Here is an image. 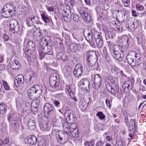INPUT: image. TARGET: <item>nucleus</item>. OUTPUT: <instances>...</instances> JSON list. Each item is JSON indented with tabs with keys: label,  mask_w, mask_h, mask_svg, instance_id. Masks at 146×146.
Wrapping results in <instances>:
<instances>
[{
	"label": "nucleus",
	"mask_w": 146,
	"mask_h": 146,
	"mask_svg": "<svg viewBox=\"0 0 146 146\" xmlns=\"http://www.w3.org/2000/svg\"><path fill=\"white\" fill-rule=\"evenodd\" d=\"M105 84L106 87L107 86H109L118 85L117 80L115 77L112 76H110L106 79Z\"/></svg>",
	"instance_id": "4468645a"
},
{
	"label": "nucleus",
	"mask_w": 146,
	"mask_h": 146,
	"mask_svg": "<svg viewBox=\"0 0 146 146\" xmlns=\"http://www.w3.org/2000/svg\"><path fill=\"white\" fill-rule=\"evenodd\" d=\"M42 19L44 22L48 25L51 26H53V23L50 17H49L48 15L46 13H42L41 14Z\"/></svg>",
	"instance_id": "a878e982"
},
{
	"label": "nucleus",
	"mask_w": 146,
	"mask_h": 146,
	"mask_svg": "<svg viewBox=\"0 0 146 146\" xmlns=\"http://www.w3.org/2000/svg\"><path fill=\"white\" fill-rule=\"evenodd\" d=\"M25 141L26 144H30L34 145L36 143L37 139L36 137L34 135H29L25 138Z\"/></svg>",
	"instance_id": "4be33fe9"
},
{
	"label": "nucleus",
	"mask_w": 146,
	"mask_h": 146,
	"mask_svg": "<svg viewBox=\"0 0 146 146\" xmlns=\"http://www.w3.org/2000/svg\"><path fill=\"white\" fill-rule=\"evenodd\" d=\"M79 84L81 88L85 89L87 91L89 90L90 82L87 78H84L81 80Z\"/></svg>",
	"instance_id": "aec40b11"
},
{
	"label": "nucleus",
	"mask_w": 146,
	"mask_h": 146,
	"mask_svg": "<svg viewBox=\"0 0 146 146\" xmlns=\"http://www.w3.org/2000/svg\"><path fill=\"white\" fill-rule=\"evenodd\" d=\"M84 144L86 146H94L95 145V142L93 140H91L90 142L85 141Z\"/></svg>",
	"instance_id": "4d7b16f0"
},
{
	"label": "nucleus",
	"mask_w": 146,
	"mask_h": 146,
	"mask_svg": "<svg viewBox=\"0 0 146 146\" xmlns=\"http://www.w3.org/2000/svg\"><path fill=\"white\" fill-rule=\"evenodd\" d=\"M84 19L85 20L87 23H89L91 21L92 18L91 16L87 13L84 16V17H83Z\"/></svg>",
	"instance_id": "37998d69"
},
{
	"label": "nucleus",
	"mask_w": 146,
	"mask_h": 146,
	"mask_svg": "<svg viewBox=\"0 0 146 146\" xmlns=\"http://www.w3.org/2000/svg\"><path fill=\"white\" fill-rule=\"evenodd\" d=\"M62 14L63 19L66 21L68 22L71 19V11L69 7L63 9Z\"/></svg>",
	"instance_id": "2eb2a0df"
},
{
	"label": "nucleus",
	"mask_w": 146,
	"mask_h": 146,
	"mask_svg": "<svg viewBox=\"0 0 146 146\" xmlns=\"http://www.w3.org/2000/svg\"><path fill=\"white\" fill-rule=\"evenodd\" d=\"M3 84L5 90H9L10 88L9 86L6 81H3Z\"/></svg>",
	"instance_id": "0e129e2a"
},
{
	"label": "nucleus",
	"mask_w": 146,
	"mask_h": 146,
	"mask_svg": "<svg viewBox=\"0 0 146 146\" xmlns=\"http://www.w3.org/2000/svg\"><path fill=\"white\" fill-rule=\"evenodd\" d=\"M97 47L99 48H101L103 46L104 42L103 39L100 40L96 42Z\"/></svg>",
	"instance_id": "09e8293b"
},
{
	"label": "nucleus",
	"mask_w": 146,
	"mask_h": 146,
	"mask_svg": "<svg viewBox=\"0 0 146 146\" xmlns=\"http://www.w3.org/2000/svg\"><path fill=\"white\" fill-rule=\"evenodd\" d=\"M79 106L82 110L84 111L88 107V103H86L85 100H82L80 102Z\"/></svg>",
	"instance_id": "ea45409f"
},
{
	"label": "nucleus",
	"mask_w": 146,
	"mask_h": 146,
	"mask_svg": "<svg viewBox=\"0 0 146 146\" xmlns=\"http://www.w3.org/2000/svg\"><path fill=\"white\" fill-rule=\"evenodd\" d=\"M56 42H57V45H59L60 47H62L63 46V42L60 39L57 38Z\"/></svg>",
	"instance_id": "338daca9"
},
{
	"label": "nucleus",
	"mask_w": 146,
	"mask_h": 146,
	"mask_svg": "<svg viewBox=\"0 0 146 146\" xmlns=\"http://www.w3.org/2000/svg\"><path fill=\"white\" fill-rule=\"evenodd\" d=\"M126 15V13L122 12L121 10H117L116 12H114L113 14V17L117 20L118 22L124 21Z\"/></svg>",
	"instance_id": "f8f14e48"
},
{
	"label": "nucleus",
	"mask_w": 146,
	"mask_h": 146,
	"mask_svg": "<svg viewBox=\"0 0 146 146\" xmlns=\"http://www.w3.org/2000/svg\"><path fill=\"white\" fill-rule=\"evenodd\" d=\"M138 22L136 20L135 21H131L129 22L128 24L129 28L131 29V30H134L138 26Z\"/></svg>",
	"instance_id": "e433bc0d"
},
{
	"label": "nucleus",
	"mask_w": 146,
	"mask_h": 146,
	"mask_svg": "<svg viewBox=\"0 0 146 146\" xmlns=\"http://www.w3.org/2000/svg\"><path fill=\"white\" fill-rule=\"evenodd\" d=\"M35 118L33 116H31L29 120L27 127L28 128L31 130H34L36 128V123Z\"/></svg>",
	"instance_id": "393cba45"
},
{
	"label": "nucleus",
	"mask_w": 146,
	"mask_h": 146,
	"mask_svg": "<svg viewBox=\"0 0 146 146\" xmlns=\"http://www.w3.org/2000/svg\"><path fill=\"white\" fill-rule=\"evenodd\" d=\"M96 31L94 28H89L88 27L85 28L83 31V35L86 40L92 46L95 45L94 41L93 38L94 37L93 35Z\"/></svg>",
	"instance_id": "f03ea898"
},
{
	"label": "nucleus",
	"mask_w": 146,
	"mask_h": 146,
	"mask_svg": "<svg viewBox=\"0 0 146 146\" xmlns=\"http://www.w3.org/2000/svg\"><path fill=\"white\" fill-rule=\"evenodd\" d=\"M52 103L55 107L58 108L60 107V103L59 101L56 100H53Z\"/></svg>",
	"instance_id": "13d9d810"
},
{
	"label": "nucleus",
	"mask_w": 146,
	"mask_h": 146,
	"mask_svg": "<svg viewBox=\"0 0 146 146\" xmlns=\"http://www.w3.org/2000/svg\"><path fill=\"white\" fill-rule=\"evenodd\" d=\"M119 41L121 42L122 45H124V47L127 49L129 45H131L132 39L131 38L128 37L127 36L123 35L119 36Z\"/></svg>",
	"instance_id": "1a4fd4ad"
},
{
	"label": "nucleus",
	"mask_w": 146,
	"mask_h": 146,
	"mask_svg": "<svg viewBox=\"0 0 146 146\" xmlns=\"http://www.w3.org/2000/svg\"><path fill=\"white\" fill-rule=\"evenodd\" d=\"M111 54L114 59L117 60L120 62H122L125 58L126 55L122 53H116V52L111 51Z\"/></svg>",
	"instance_id": "5701e85b"
},
{
	"label": "nucleus",
	"mask_w": 146,
	"mask_h": 146,
	"mask_svg": "<svg viewBox=\"0 0 146 146\" xmlns=\"http://www.w3.org/2000/svg\"><path fill=\"white\" fill-rule=\"evenodd\" d=\"M98 57L96 52L94 51L90 50L87 52V59L98 60Z\"/></svg>",
	"instance_id": "c85d7f7f"
},
{
	"label": "nucleus",
	"mask_w": 146,
	"mask_h": 146,
	"mask_svg": "<svg viewBox=\"0 0 146 146\" xmlns=\"http://www.w3.org/2000/svg\"><path fill=\"white\" fill-rule=\"evenodd\" d=\"M18 76L16 77L15 80L14 81L13 84V87L15 89L18 91Z\"/></svg>",
	"instance_id": "de8ad7c7"
},
{
	"label": "nucleus",
	"mask_w": 146,
	"mask_h": 146,
	"mask_svg": "<svg viewBox=\"0 0 146 146\" xmlns=\"http://www.w3.org/2000/svg\"><path fill=\"white\" fill-rule=\"evenodd\" d=\"M101 54L103 55L104 56L105 55H106L108 53H107V50L106 46H104L103 48V49L101 50Z\"/></svg>",
	"instance_id": "774afa93"
},
{
	"label": "nucleus",
	"mask_w": 146,
	"mask_h": 146,
	"mask_svg": "<svg viewBox=\"0 0 146 146\" xmlns=\"http://www.w3.org/2000/svg\"><path fill=\"white\" fill-rule=\"evenodd\" d=\"M33 25L35 24H38L39 23V18L37 16H34L32 18Z\"/></svg>",
	"instance_id": "603ef678"
},
{
	"label": "nucleus",
	"mask_w": 146,
	"mask_h": 146,
	"mask_svg": "<svg viewBox=\"0 0 146 146\" xmlns=\"http://www.w3.org/2000/svg\"><path fill=\"white\" fill-rule=\"evenodd\" d=\"M32 31H33V38L35 41H39L41 40V37H43L42 31L39 28H34L32 30Z\"/></svg>",
	"instance_id": "9d476101"
},
{
	"label": "nucleus",
	"mask_w": 146,
	"mask_h": 146,
	"mask_svg": "<svg viewBox=\"0 0 146 146\" xmlns=\"http://www.w3.org/2000/svg\"><path fill=\"white\" fill-rule=\"evenodd\" d=\"M125 121L126 125L129 131H134L133 135L135 133V132L136 129V126L135 124V120L133 119H131L129 123V121L128 117H125Z\"/></svg>",
	"instance_id": "6e6552de"
},
{
	"label": "nucleus",
	"mask_w": 146,
	"mask_h": 146,
	"mask_svg": "<svg viewBox=\"0 0 146 146\" xmlns=\"http://www.w3.org/2000/svg\"><path fill=\"white\" fill-rule=\"evenodd\" d=\"M70 132L72 135V136L75 138L78 137V129L74 130L72 131H69V132Z\"/></svg>",
	"instance_id": "8fccbe9b"
},
{
	"label": "nucleus",
	"mask_w": 146,
	"mask_h": 146,
	"mask_svg": "<svg viewBox=\"0 0 146 146\" xmlns=\"http://www.w3.org/2000/svg\"><path fill=\"white\" fill-rule=\"evenodd\" d=\"M102 81V77L99 74H97L94 76V82L92 84L93 88L96 90H98L101 85Z\"/></svg>",
	"instance_id": "ddd939ff"
},
{
	"label": "nucleus",
	"mask_w": 146,
	"mask_h": 146,
	"mask_svg": "<svg viewBox=\"0 0 146 146\" xmlns=\"http://www.w3.org/2000/svg\"><path fill=\"white\" fill-rule=\"evenodd\" d=\"M22 84L24 83L25 79L23 76L21 74H19V81Z\"/></svg>",
	"instance_id": "69168bd1"
},
{
	"label": "nucleus",
	"mask_w": 146,
	"mask_h": 146,
	"mask_svg": "<svg viewBox=\"0 0 146 146\" xmlns=\"http://www.w3.org/2000/svg\"><path fill=\"white\" fill-rule=\"evenodd\" d=\"M83 67L81 64H78L75 66L73 71V74L76 77L80 76L83 73Z\"/></svg>",
	"instance_id": "dca6fc26"
},
{
	"label": "nucleus",
	"mask_w": 146,
	"mask_h": 146,
	"mask_svg": "<svg viewBox=\"0 0 146 146\" xmlns=\"http://www.w3.org/2000/svg\"><path fill=\"white\" fill-rule=\"evenodd\" d=\"M66 92L67 93H68V94H69L70 96V95L71 94V93L72 94L74 93L73 91H72V88H70V86H66Z\"/></svg>",
	"instance_id": "052dcab7"
},
{
	"label": "nucleus",
	"mask_w": 146,
	"mask_h": 146,
	"mask_svg": "<svg viewBox=\"0 0 146 146\" xmlns=\"http://www.w3.org/2000/svg\"><path fill=\"white\" fill-rule=\"evenodd\" d=\"M20 110L23 114H21V115H23L24 114H26V111L28 110L29 108L27 107V105L25 101L24 100H21L20 101ZM28 107V106H27Z\"/></svg>",
	"instance_id": "cd10ccee"
},
{
	"label": "nucleus",
	"mask_w": 146,
	"mask_h": 146,
	"mask_svg": "<svg viewBox=\"0 0 146 146\" xmlns=\"http://www.w3.org/2000/svg\"><path fill=\"white\" fill-rule=\"evenodd\" d=\"M56 56L57 59L58 60L61 59L64 61L66 60V56L64 55L62 52H59L57 54Z\"/></svg>",
	"instance_id": "c03bdc74"
},
{
	"label": "nucleus",
	"mask_w": 146,
	"mask_h": 146,
	"mask_svg": "<svg viewBox=\"0 0 146 146\" xmlns=\"http://www.w3.org/2000/svg\"><path fill=\"white\" fill-rule=\"evenodd\" d=\"M56 131V136L58 142L62 144L65 143L68 141L69 133L67 130L62 131L57 129Z\"/></svg>",
	"instance_id": "7ed1b4c3"
},
{
	"label": "nucleus",
	"mask_w": 146,
	"mask_h": 146,
	"mask_svg": "<svg viewBox=\"0 0 146 146\" xmlns=\"http://www.w3.org/2000/svg\"><path fill=\"white\" fill-rule=\"evenodd\" d=\"M43 87L38 84H35L32 87L28 92L30 99H34L39 98L42 92Z\"/></svg>",
	"instance_id": "f257e3e1"
},
{
	"label": "nucleus",
	"mask_w": 146,
	"mask_h": 146,
	"mask_svg": "<svg viewBox=\"0 0 146 146\" xmlns=\"http://www.w3.org/2000/svg\"><path fill=\"white\" fill-rule=\"evenodd\" d=\"M40 128L43 131H49L51 128V126L46 121H43L40 125Z\"/></svg>",
	"instance_id": "b1692460"
},
{
	"label": "nucleus",
	"mask_w": 146,
	"mask_h": 146,
	"mask_svg": "<svg viewBox=\"0 0 146 146\" xmlns=\"http://www.w3.org/2000/svg\"><path fill=\"white\" fill-rule=\"evenodd\" d=\"M81 49V46L79 44L72 43L70 45V49L72 52H77Z\"/></svg>",
	"instance_id": "c756f323"
},
{
	"label": "nucleus",
	"mask_w": 146,
	"mask_h": 146,
	"mask_svg": "<svg viewBox=\"0 0 146 146\" xmlns=\"http://www.w3.org/2000/svg\"><path fill=\"white\" fill-rule=\"evenodd\" d=\"M117 26L116 27V30L119 31H122L123 30V26L120 23L117 22Z\"/></svg>",
	"instance_id": "bf43d9fd"
},
{
	"label": "nucleus",
	"mask_w": 146,
	"mask_h": 146,
	"mask_svg": "<svg viewBox=\"0 0 146 146\" xmlns=\"http://www.w3.org/2000/svg\"><path fill=\"white\" fill-rule=\"evenodd\" d=\"M74 38L78 42H82L83 40V37L81 35L77 33H72Z\"/></svg>",
	"instance_id": "a19ab883"
},
{
	"label": "nucleus",
	"mask_w": 146,
	"mask_h": 146,
	"mask_svg": "<svg viewBox=\"0 0 146 146\" xmlns=\"http://www.w3.org/2000/svg\"><path fill=\"white\" fill-rule=\"evenodd\" d=\"M1 15L2 17L6 18L15 15V14H13L12 12L3 8L1 13Z\"/></svg>",
	"instance_id": "2f4dec72"
},
{
	"label": "nucleus",
	"mask_w": 146,
	"mask_h": 146,
	"mask_svg": "<svg viewBox=\"0 0 146 146\" xmlns=\"http://www.w3.org/2000/svg\"><path fill=\"white\" fill-rule=\"evenodd\" d=\"M127 49L124 47V45H114L113 46L112 49L111 51L116 52V53H121L125 54V51Z\"/></svg>",
	"instance_id": "a211bd4d"
},
{
	"label": "nucleus",
	"mask_w": 146,
	"mask_h": 146,
	"mask_svg": "<svg viewBox=\"0 0 146 146\" xmlns=\"http://www.w3.org/2000/svg\"><path fill=\"white\" fill-rule=\"evenodd\" d=\"M96 116L99 117L100 119L103 120L105 118V115L103 114L102 112L100 111L97 113Z\"/></svg>",
	"instance_id": "49530a36"
},
{
	"label": "nucleus",
	"mask_w": 146,
	"mask_h": 146,
	"mask_svg": "<svg viewBox=\"0 0 146 146\" xmlns=\"http://www.w3.org/2000/svg\"><path fill=\"white\" fill-rule=\"evenodd\" d=\"M44 111L45 115H46L47 118L51 116L52 114L55 113L54 106L49 103L45 104L44 107Z\"/></svg>",
	"instance_id": "0eeeda50"
},
{
	"label": "nucleus",
	"mask_w": 146,
	"mask_h": 146,
	"mask_svg": "<svg viewBox=\"0 0 146 146\" xmlns=\"http://www.w3.org/2000/svg\"><path fill=\"white\" fill-rule=\"evenodd\" d=\"M3 8L12 12L13 14H15L16 7H13V5L11 3H7L5 5Z\"/></svg>",
	"instance_id": "f704fd0d"
},
{
	"label": "nucleus",
	"mask_w": 146,
	"mask_h": 146,
	"mask_svg": "<svg viewBox=\"0 0 146 146\" xmlns=\"http://www.w3.org/2000/svg\"><path fill=\"white\" fill-rule=\"evenodd\" d=\"M117 23L116 21H112L110 24V27L113 29H116V27L117 26Z\"/></svg>",
	"instance_id": "680f3d73"
},
{
	"label": "nucleus",
	"mask_w": 146,
	"mask_h": 146,
	"mask_svg": "<svg viewBox=\"0 0 146 146\" xmlns=\"http://www.w3.org/2000/svg\"><path fill=\"white\" fill-rule=\"evenodd\" d=\"M135 55V51H133L129 52L125 56L127 62L131 66H136L140 65L141 63V62L139 58L134 61Z\"/></svg>",
	"instance_id": "20e7f679"
},
{
	"label": "nucleus",
	"mask_w": 146,
	"mask_h": 146,
	"mask_svg": "<svg viewBox=\"0 0 146 146\" xmlns=\"http://www.w3.org/2000/svg\"><path fill=\"white\" fill-rule=\"evenodd\" d=\"M35 48V43L33 41H29L27 43L25 49L31 50H34Z\"/></svg>",
	"instance_id": "4c0bfd02"
},
{
	"label": "nucleus",
	"mask_w": 146,
	"mask_h": 146,
	"mask_svg": "<svg viewBox=\"0 0 146 146\" xmlns=\"http://www.w3.org/2000/svg\"><path fill=\"white\" fill-rule=\"evenodd\" d=\"M43 51L46 53V55L48 56V55H52L53 54V50L52 49V46L50 44L48 46H45V47L43 46Z\"/></svg>",
	"instance_id": "7c9ffc66"
},
{
	"label": "nucleus",
	"mask_w": 146,
	"mask_h": 146,
	"mask_svg": "<svg viewBox=\"0 0 146 146\" xmlns=\"http://www.w3.org/2000/svg\"><path fill=\"white\" fill-rule=\"evenodd\" d=\"M94 69V70L97 71L99 70V66L98 62L97 61L92 66Z\"/></svg>",
	"instance_id": "e2e57ef3"
},
{
	"label": "nucleus",
	"mask_w": 146,
	"mask_h": 146,
	"mask_svg": "<svg viewBox=\"0 0 146 146\" xmlns=\"http://www.w3.org/2000/svg\"><path fill=\"white\" fill-rule=\"evenodd\" d=\"M39 47H38V52L39 54V58L41 60L44 58L45 56H46V57H47L48 56L47 55H46V53H44V52L43 51V49L42 48H43V46H42L40 44L39 45H38Z\"/></svg>",
	"instance_id": "72a5a7b5"
},
{
	"label": "nucleus",
	"mask_w": 146,
	"mask_h": 146,
	"mask_svg": "<svg viewBox=\"0 0 146 146\" xmlns=\"http://www.w3.org/2000/svg\"><path fill=\"white\" fill-rule=\"evenodd\" d=\"M138 22L136 20L135 21H131L129 22L128 24L129 28L131 29V30H134L138 26Z\"/></svg>",
	"instance_id": "c9c22d12"
},
{
	"label": "nucleus",
	"mask_w": 146,
	"mask_h": 146,
	"mask_svg": "<svg viewBox=\"0 0 146 146\" xmlns=\"http://www.w3.org/2000/svg\"><path fill=\"white\" fill-rule=\"evenodd\" d=\"M118 85L109 86L108 85L106 87L107 90L111 94H116L119 90Z\"/></svg>",
	"instance_id": "bb28decb"
},
{
	"label": "nucleus",
	"mask_w": 146,
	"mask_h": 146,
	"mask_svg": "<svg viewBox=\"0 0 146 146\" xmlns=\"http://www.w3.org/2000/svg\"><path fill=\"white\" fill-rule=\"evenodd\" d=\"M135 6V9L137 11H142L144 9L143 6L139 3H136Z\"/></svg>",
	"instance_id": "a18cd8bd"
},
{
	"label": "nucleus",
	"mask_w": 146,
	"mask_h": 146,
	"mask_svg": "<svg viewBox=\"0 0 146 146\" xmlns=\"http://www.w3.org/2000/svg\"><path fill=\"white\" fill-rule=\"evenodd\" d=\"M87 64L89 66H92L98 60L91 59H87Z\"/></svg>",
	"instance_id": "3c124183"
},
{
	"label": "nucleus",
	"mask_w": 146,
	"mask_h": 146,
	"mask_svg": "<svg viewBox=\"0 0 146 146\" xmlns=\"http://www.w3.org/2000/svg\"><path fill=\"white\" fill-rule=\"evenodd\" d=\"M70 125L69 128V126H68V123H65L63 125L64 129L65 130H67L69 133V131H72L74 130L78 129L77 127L78 126V124L76 122L73 123Z\"/></svg>",
	"instance_id": "412c9836"
},
{
	"label": "nucleus",
	"mask_w": 146,
	"mask_h": 146,
	"mask_svg": "<svg viewBox=\"0 0 146 146\" xmlns=\"http://www.w3.org/2000/svg\"><path fill=\"white\" fill-rule=\"evenodd\" d=\"M73 19L75 22H77L80 21L81 20V18L79 15L77 14H75L73 16Z\"/></svg>",
	"instance_id": "864d4df0"
},
{
	"label": "nucleus",
	"mask_w": 146,
	"mask_h": 146,
	"mask_svg": "<svg viewBox=\"0 0 146 146\" xmlns=\"http://www.w3.org/2000/svg\"><path fill=\"white\" fill-rule=\"evenodd\" d=\"M25 57L28 58V60H31V59H34L35 58L36 55V52L35 50H31L26 49L24 51Z\"/></svg>",
	"instance_id": "6ab92c4d"
},
{
	"label": "nucleus",
	"mask_w": 146,
	"mask_h": 146,
	"mask_svg": "<svg viewBox=\"0 0 146 146\" xmlns=\"http://www.w3.org/2000/svg\"><path fill=\"white\" fill-rule=\"evenodd\" d=\"M134 84L130 80H128L125 82L123 85L122 90L124 93H129L133 88Z\"/></svg>",
	"instance_id": "9b49d317"
},
{
	"label": "nucleus",
	"mask_w": 146,
	"mask_h": 146,
	"mask_svg": "<svg viewBox=\"0 0 146 146\" xmlns=\"http://www.w3.org/2000/svg\"><path fill=\"white\" fill-rule=\"evenodd\" d=\"M65 112L64 113V117L66 119V123H71L77 120L76 114L71 110L65 109Z\"/></svg>",
	"instance_id": "423d86ee"
},
{
	"label": "nucleus",
	"mask_w": 146,
	"mask_h": 146,
	"mask_svg": "<svg viewBox=\"0 0 146 146\" xmlns=\"http://www.w3.org/2000/svg\"><path fill=\"white\" fill-rule=\"evenodd\" d=\"M11 29L15 34H17L18 32V26L17 25L18 23L17 20L15 19H12L9 22Z\"/></svg>",
	"instance_id": "f3484780"
},
{
	"label": "nucleus",
	"mask_w": 146,
	"mask_h": 146,
	"mask_svg": "<svg viewBox=\"0 0 146 146\" xmlns=\"http://www.w3.org/2000/svg\"><path fill=\"white\" fill-rule=\"evenodd\" d=\"M43 40V42H44V44H45V46H47L51 44L50 38L49 36H46L43 38L42 40Z\"/></svg>",
	"instance_id": "79ce46f5"
},
{
	"label": "nucleus",
	"mask_w": 146,
	"mask_h": 146,
	"mask_svg": "<svg viewBox=\"0 0 146 146\" xmlns=\"http://www.w3.org/2000/svg\"><path fill=\"white\" fill-rule=\"evenodd\" d=\"M49 80L50 86L53 88H57L59 85L60 82L59 76L56 73H52L50 76Z\"/></svg>",
	"instance_id": "39448f33"
},
{
	"label": "nucleus",
	"mask_w": 146,
	"mask_h": 146,
	"mask_svg": "<svg viewBox=\"0 0 146 146\" xmlns=\"http://www.w3.org/2000/svg\"><path fill=\"white\" fill-rule=\"evenodd\" d=\"M72 74V70L71 67L69 66H66L64 74L65 77L66 78L70 77Z\"/></svg>",
	"instance_id": "473e14b6"
},
{
	"label": "nucleus",
	"mask_w": 146,
	"mask_h": 146,
	"mask_svg": "<svg viewBox=\"0 0 146 146\" xmlns=\"http://www.w3.org/2000/svg\"><path fill=\"white\" fill-rule=\"evenodd\" d=\"M104 9L100 7H97L96 8V11L98 15H100L101 14H103Z\"/></svg>",
	"instance_id": "6e6d98bb"
},
{
	"label": "nucleus",
	"mask_w": 146,
	"mask_h": 146,
	"mask_svg": "<svg viewBox=\"0 0 146 146\" xmlns=\"http://www.w3.org/2000/svg\"><path fill=\"white\" fill-rule=\"evenodd\" d=\"M27 24L29 27L33 25L32 17L29 18L27 19Z\"/></svg>",
	"instance_id": "5fc2aeb1"
},
{
	"label": "nucleus",
	"mask_w": 146,
	"mask_h": 146,
	"mask_svg": "<svg viewBox=\"0 0 146 146\" xmlns=\"http://www.w3.org/2000/svg\"><path fill=\"white\" fill-rule=\"evenodd\" d=\"M93 36L94 37L93 39H94V42L103 39L101 34L96 31L95 33V34L94 33Z\"/></svg>",
	"instance_id": "58836bf2"
}]
</instances>
